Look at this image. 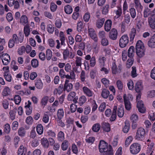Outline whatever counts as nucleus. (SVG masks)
Returning <instances> with one entry per match:
<instances>
[{
	"instance_id": "11",
	"label": "nucleus",
	"mask_w": 155,
	"mask_h": 155,
	"mask_svg": "<svg viewBox=\"0 0 155 155\" xmlns=\"http://www.w3.org/2000/svg\"><path fill=\"white\" fill-rule=\"evenodd\" d=\"M31 103L29 101H28V103H25V107L26 108V114L28 115L31 114L32 113V108L31 107Z\"/></svg>"
},
{
	"instance_id": "19",
	"label": "nucleus",
	"mask_w": 155,
	"mask_h": 155,
	"mask_svg": "<svg viewBox=\"0 0 155 155\" xmlns=\"http://www.w3.org/2000/svg\"><path fill=\"white\" fill-rule=\"evenodd\" d=\"M135 7L138 11L142 10L143 7L140 2L139 0H134Z\"/></svg>"
},
{
	"instance_id": "44",
	"label": "nucleus",
	"mask_w": 155,
	"mask_h": 155,
	"mask_svg": "<svg viewBox=\"0 0 155 155\" xmlns=\"http://www.w3.org/2000/svg\"><path fill=\"white\" fill-rule=\"evenodd\" d=\"M64 10L65 13L68 14L71 13L73 10L72 7L69 5H68L64 7Z\"/></svg>"
},
{
	"instance_id": "56",
	"label": "nucleus",
	"mask_w": 155,
	"mask_h": 155,
	"mask_svg": "<svg viewBox=\"0 0 155 155\" xmlns=\"http://www.w3.org/2000/svg\"><path fill=\"white\" fill-rule=\"evenodd\" d=\"M24 32L25 36L28 37L29 35L30 31L29 26L28 25H26L24 27Z\"/></svg>"
},
{
	"instance_id": "25",
	"label": "nucleus",
	"mask_w": 155,
	"mask_h": 155,
	"mask_svg": "<svg viewBox=\"0 0 155 155\" xmlns=\"http://www.w3.org/2000/svg\"><path fill=\"white\" fill-rule=\"evenodd\" d=\"M11 92V90L7 86H5L2 91V94L3 97L7 96L10 95Z\"/></svg>"
},
{
	"instance_id": "22",
	"label": "nucleus",
	"mask_w": 155,
	"mask_h": 155,
	"mask_svg": "<svg viewBox=\"0 0 155 155\" xmlns=\"http://www.w3.org/2000/svg\"><path fill=\"white\" fill-rule=\"evenodd\" d=\"M27 150L23 145L20 146L18 151V155H25Z\"/></svg>"
},
{
	"instance_id": "55",
	"label": "nucleus",
	"mask_w": 155,
	"mask_h": 155,
	"mask_svg": "<svg viewBox=\"0 0 155 155\" xmlns=\"http://www.w3.org/2000/svg\"><path fill=\"white\" fill-rule=\"evenodd\" d=\"M91 15L89 12L86 13L83 16V19L85 22H88L90 18Z\"/></svg>"
},
{
	"instance_id": "48",
	"label": "nucleus",
	"mask_w": 155,
	"mask_h": 155,
	"mask_svg": "<svg viewBox=\"0 0 155 155\" xmlns=\"http://www.w3.org/2000/svg\"><path fill=\"white\" fill-rule=\"evenodd\" d=\"M57 117L58 119H61L64 115V112L62 109H59L57 112Z\"/></svg>"
},
{
	"instance_id": "58",
	"label": "nucleus",
	"mask_w": 155,
	"mask_h": 155,
	"mask_svg": "<svg viewBox=\"0 0 155 155\" xmlns=\"http://www.w3.org/2000/svg\"><path fill=\"white\" fill-rule=\"evenodd\" d=\"M58 140L60 141H62L64 139V133L61 131H60L58 134Z\"/></svg>"
},
{
	"instance_id": "50",
	"label": "nucleus",
	"mask_w": 155,
	"mask_h": 155,
	"mask_svg": "<svg viewBox=\"0 0 155 155\" xmlns=\"http://www.w3.org/2000/svg\"><path fill=\"white\" fill-rule=\"evenodd\" d=\"M109 5L108 4L106 5L103 7L102 13L103 15H106L108 13Z\"/></svg>"
},
{
	"instance_id": "4",
	"label": "nucleus",
	"mask_w": 155,
	"mask_h": 155,
	"mask_svg": "<svg viewBox=\"0 0 155 155\" xmlns=\"http://www.w3.org/2000/svg\"><path fill=\"white\" fill-rule=\"evenodd\" d=\"M145 135V129L142 127H140L137 130L135 138L138 140H141L144 138Z\"/></svg>"
},
{
	"instance_id": "5",
	"label": "nucleus",
	"mask_w": 155,
	"mask_h": 155,
	"mask_svg": "<svg viewBox=\"0 0 155 155\" xmlns=\"http://www.w3.org/2000/svg\"><path fill=\"white\" fill-rule=\"evenodd\" d=\"M129 38L127 35L124 34L123 35L119 40V45L121 48L125 47L128 43Z\"/></svg>"
},
{
	"instance_id": "17",
	"label": "nucleus",
	"mask_w": 155,
	"mask_h": 155,
	"mask_svg": "<svg viewBox=\"0 0 155 155\" xmlns=\"http://www.w3.org/2000/svg\"><path fill=\"white\" fill-rule=\"evenodd\" d=\"M124 102L125 108L128 110H130L131 108V104L130 101L127 99L126 94L124 95Z\"/></svg>"
},
{
	"instance_id": "60",
	"label": "nucleus",
	"mask_w": 155,
	"mask_h": 155,
	"mask_svg": "<svg viewBox=\"0 0 155 155\" xmlns=\"http://www.w3.org/2000/svg\"><path fill=\"white\" fill-rule=\"evenodd\" d=\"M31 65L34 68L37 67L39 65L38 60L36 59H33L31 61Z\"/></svg>"
},
{
	"instance_id": "1",
	"label": "nucleus",
	"mask_w": 155,
	"mask_h": 155,
	"mask_svg": "<svg viewBox=\"0 0 155 155\" xmlns=\"http://www.w3.org/2000/svg\"><path fill=\"white\" fill-rule=\"evenodd\" d=\"M111 68L113 74H119L121 72L122 69V65L121 64H120L117 67L115 61L114 60L111 64Z\"/></svg>"
},
{
	"instance_id": "62",
	"label": "nucleus",
	"mask_w": 155,
	"mask_h": 155,
	"mask_svg": "<svg viewBox=\"0 0 155 155\" xmlns=\"http://www.w3.org/2000/svg\"><path fill=\"white\" fill-rule=\"evenodd\" d=\"M106 59V58L104 57H100L98 59V61L100 65L104 66L105 64V61Z\"/></svg>"
},
{
	"instance_id": "30",
	"label": "nucleus",
	"mask_w": 155,
	"mask_h": 155,
	"mask_svg": "<svg viewBox=\"0 0 155 155\" xmlns=\"http://www.w3.org/2000/svg\"><path fill=\"white\" fill-rule=\"evenodd\" d=\"M136 50L145 49L144 45L141 40L137 41L136 45Z\"/></svg>"
},
{
	"instance_id": "29",
	"label": "nucleus",
	"mask_w": 155,
	"mask_h": 155,
	"mask_svg": "<svg viewBox=\"0 0 155 155\" xmlns=\"http://www.w3.org/2000/svg\"><path fill=\"white\" fill-rule=\"evenodd\" d=\"M59 37L60 38V40L61 41V45H62L65 46V41L66 40V37L62 31H61L60 33Z\"/></svg>"
},
{
	"instance_id": "12",
	"label": "nucleus",
	"mask_w": 155,
	"mask_h": 155,
	"mask_svg": "<svg viewBox=\"0 0 155 155\" xmlns=\"http://www.w3.org/2000/svg\"><path fill=\"white\" fill-rule=\"evenodd\" d=\"M82 89L84 94L87 96L91 97L94 94V92L87 87H84Z\"/></svg>"
},
{
	"instance_id": "27",
	"label": "nucleus",
	"mask_w": 155,
	"mask_h": 155,
	"mask_svg": "<svg viewBox=\"0 0 155 155\" xmlns=\"http://www.w3.org/2000/svg\"><path fill=\"white\" fill-rule=\"evenodd\" d=\"M114 12L115 14V17H117V18H119L121 15L122 13L121 7L120 6H118L117 9L114 10Z\"/></svg>"
},
{
	"instance_id": "24",
	"label": "nucleus",
	"mask_w": 155,
	"mask_h": 155,
	"mask_svg": "<svg viewBox=\"0 0 155 155\" xmlns=\"http://www.w3.org/2000/svg\"><path fill=\"white\" fill-rule=\"evenodd\" d=\"M136 34V30L135 28H132L130 32V34L129 35L130 37V42H133L134 37Z\"/></svg>"
},
{
	"instance_id": "61",
	"label": "nucleus",
	"mask_w": 155,
	"mask_h": 155,
	"mask_svg": "<svg viewBox=\"0 0 155 155\" xmlns=\"http://www.w3.org/2000/svg\"><path fill=\"white\" fill-rule=\"evenodd\" d=\"M69 53L68 49H66L64 50L63 53V58L64 60L67 59L69 56Z\"/></svg>"
},
{
	"instance_id": "15",
	"label": "nucleus",
	"mask_w": 155,
	"mask_h": 155,
	"mask_svg": "<svg viewBox=\"0 0 155 155\" xmlns=\"http://www.w3.org/2000/svg\"><path fill=\"white\" fill-rule=\"evenodd\" d=\"M105 21V19L104 18H100L98 19L96 22V27L98 29L101 28L102 27Z\"/></svg>"
},
{
	"instance_id": "7",
	"label": "nucleus",
	"mask_w": 155,
	"mask_h": 155,
	"mask_svg": "<svg viewBox=\"0 0 155 155\" xmlns=\"http://www.w3.org/2000/svg\"><path fill=\"white\" fill-rule=\"evenodd\" d=\"M76 93L74 91L71 92L68 94V101H73L74 103L77 102L78 97H75Z\"/></svg>"
},
{
	"instance_id": "31",
	"label": "nucleus",
	"mask_w": 155,
	"mask_h": 155,
	"mask_svg": "<svg viewBox=\"0 0 155 155\" xmlns=\"http://www.w3.org/2000/svg\"><path fill=\"white\" fill-rule=\"evenodd\" d=\"M102 127L104 131L107 132L110 131V124L107 123H103Z\"/></svg>"
},
{
	"instance_id": "13",
	"label": "nucleus",
	"mask_w": 155,
	"mask_h": 155,
	"mask_svg": "<svg viewBox=\"0 0 155 155\" xmlns=\"http://www.w3.org/2000/svg\"><path fill=\"white\" fill-rule=\"evenodd\" d=\"M112 22L110 19L107 20L105 22L104 29L107 32L109 31L111 28Z\"/></svg>"
},
{
	"instance_id": "23",
	"label": "nucleus",
	"mask_w": 155,
	"mask_h": 155,
	"mask_svg": "<svg viewBox=\"0 0 155 155\" xmlns=\"http://www.w3.org/2000/svg\"><path fill=\"white\" fill-rule=\"evenodd\" d=\"M117 106L116 105H114L113 108L112 114L110 118V121H113L116 119L117 116Z\"/></svg>"
},
{
	"instance_id": "32",
	"label": "nucleus",
	"mask_w": 155,
	"mask_h": 155,
	"mask_svg": "<svg viewBox=\"0 0 155 155\" xmlns=\"http://www.w3.org/2000/svg\"><path fill=\"white\" fill-rule=\"evenodd\" d=\"M3 76L5 80L8 82H11L12 80V77L11 75L7 72H5L3 74Z\"/></svg>"
},
{
	"instance_id": "18",
	"label": "nucleus",
	"mask_w": 155,
	"mask_h": 155,
	"mask_svg": "<svg viewBox=\"0 0 155 155\" xmlns=\"http://www.w3.org/2000/svg\"><path fill=\"white\" fill-rule=\"evenodd\" d=\"M35 84L36 87L38 89H41L43 87V83L40 79H36L35 81Z\"/></svg>"
},
{
	"instance_id": "39",
	"label": "nucleus",
	"mask_w": 155,
	"mask_h": 155,
	"mask_svg": "<svg viewBox=\"0 0 155 155\" xmlns=\"http://www.w3.org/2000/svg\"><path fill=\"white\" fill-rule=\"evenodd\" d=\"M145 49L136 50L137 55L140 58L143 57L145 54Z\"/></svg>"
},
{
	"instance_id": "28",
	"label": "nucleus",
	"mask_w": 155,
	"mask_h": 155,
	"mask_svg": "<svg viewBox=\"0 0 155 155\" xmlns=\"http://www.w3.org/2000/svg\"><path fill=\"white\" fill-rule=\"evenodd\" d=\"M134 48L133 46H131L128 50V56L130 58H133L134 55Z\"/></svg>"
},
{
	"instance_id": "10",
	"label": "nucleus",
	"mask_w": 155,
	"mask_h": 155,
	"mask_svg": "<svg viewBox=\"0 0 155 155\" xmlns=\"http://www.w3.org/2000/svg\"><path fill=\"white\" fill-rule=\"evenodd\" d=\"M69 81L68 80L66 79L65 81V83L64 85V91H67L69 92L71 91L73 88V85L69 83Z\"/></svg>"
},
{
	"instance_id": "46",
	"label": "nucleus",
	"mask_w": 155,
	"mask_h": 155,
	"mask_svg": "<svg viewBox=\"0 0 155 155\" xmlns=\"http://www.w3.org/2000/svg\"><path fill=\"white\" fill-rule=\"evenodd\" d=\"M84 27V26L82 21H78L77 24V30L78 32H80L82 31Z\"/></svg>"
},
{
	"instance_id": "51",
	"label": "nucleus",
	"mask_w": 155,
	"mask_h": 155,
	"mask_svg": "<svg viewBox=\"0 0 155 155\" xmlns=\"http://www.w3.org/2000/svg\"><path fill=\"white\" fill-rule=\"evenodd\" d=\"M55 25L56 27L58 28H61L62 26V22L61 20L59 18L55 19Z\"/></svg>"
},
{
	"instance_id": "33",
	"label": "nucleus",
	"mask_w": 155,
	"mask_h": 155,
	"mask_svg": "<svg viewBox=\"0 0 155 155\" xmlns=\"http://www.w3.org/2000/svg\"><path fill=\"white\" fill-rule=\"evenodd\" d=\"M20 22L22 24L25 25H27L28 22V19L25 15H22L20 19Z\"/></svg>"
},
{
	"instance_id": "26",
	"label": "nucleus",
	"mask_w": 155,
	"mask_h": 155,
	"mask_svg": "<svg viewBox=\"0 0 155 155\" xmlns=\"http://www.w3.org/2000/svg\"><path fill=\"white\" fill-rule=\"evenodd\" d=\"M143 89L142 83L140 81L137 82L135 86V90L137 92H140Z\"/></svg>"
},
{
	"instance_id": "52",
	"label": "nucleus",
	"mask_w": 155,
	"mask_h": 155,
	"mask_svg": "<svg viewBox=\"0 0 155 155\" xmlns=\"http://www.w3.org/2000/svg\"><path fill=\"white\" fill-rule=\"evenodd\" d=\"M116 85L118 89L120 91L122 90L123 85L122 82L120 80H118L116 81Z\"/></svg>"
},
{
	"instance_id": "57",
	"label": "nucleus",
	"mask_w": 155,
	"mask_h": 155,
	"mask_svg": "<svg viewBox=\"0 0 155 155\" xmlns=\"http://www.w3.org/2000/svg\"><path fill=\"white\" fill-rule=\"evenodd\" d=\"M75 64L76 66H81L82 65V58L80 57H77L76 58Z\"/></svg>"
},
{
	"instance_id": "59",
	"label": "nucleus",
	"mask_w": 155,
	"mask_h": 155,
	"mask_svg": "<svg viewBox=\"0 0 155 155\" xmlns=\"http://www.w3.org/2000/svg\"><path fill=\"white\" fill-rule=\"evenodd\" d=\"M4 131L6 134H8L10 131V127L8 124H5L4 126Z\"/></svg>"
},
{
	"instance_id": "40",
	"label": "nucleus",
	"mask_w": 155,
	"mask_h": 155,
	"mask_svg": "<svg viewBox=\"0 0 155 155\" xmlns=\"http://www.w3.org/2000/svg\"><path fill=\"white\" fill-rule=\"evenodd\" d=\"M36 130L38 134L39 135L42 134L43 132V127L41 124H38L36 127Z\"/></svg>"
},
{
	"instance_id": "42",
	"label": "nucleus",
	"mask_w": 155,
	"mask_h": 155,
	"mask_svg": "<svg viewBox=\"0 0 155 155\" xmlns=\"http://www.w3.org/2000/svg\"><path fill=\"white\" fill-rule=\"evenodd\" d=\"M152 14V11L148 8H145L143 11V17L147 18Z\"/></svg>"
},
{
	"instance_id": "34",
	"label": "nucleus",
	"mask_w": 155,
	"mask_h": 155,
	"mask_svg": "<svg viewBox=\"0 0 155 155\" xmlns=\"http://www.w3.org/2000/svg\"><path fill=\"white\" fill-rule=\"evenodd\" d=\"M129 11L131 18L133 19L135 18L137 15L135 9L133 7H131L129 9Z\"/></svg>"
},
{
	"instance_id": "14",
	"label": "nucleus",
	"mask_w": 155,
	"mask_h": 155,
	"mask_svg": "<svg viewBox=\"0 0 155 155\" xmlns=\"http://www.w3.org/2000/svg\"><path fill=\"white\" fill-rule=\"evenodd\" d=\"M147 45L151 48H155V34L148 41Z\"/></svg>"
},
{
	"instance_id": "37",
	"label": "nucleus",
	"mask_w": 155,
	"mask_h": 155,
	"mask_svg": "<svg viewBox=\"0 0 155 155\" xmlns=\"http://www.w3.org/2000/svg\"><path fill=\"white\" fill-rule=\"evenodd\" d=\"M52 56V53L50 49H48L46 52V58L48 61L51 59Z\"/></svg>"
},
{
	"instance_id": "35",
	"label": "nucleus",
	"mask_w": 155,
	"mask_h": 155,
	"mask_svg": "<svg viewBox=\"0 0 155 155\" xmlns=\"http://www.w3.org/2000/svg\"><path fill=\"white\" fill-rule=\"evenodd\" d=\"M124 114V110L123 107L119 106L117 110V115L120 117H122Z\"/></svg>"
},
{
	"instance_id": "38",
	"label": "nucleus",
	"mask_w": 155,
	"mask_h": 155,
	"mask_svg": "<svg viewBox=\"0 0 155 155\" xmlns=\"http://www.w3.org/2000/svg\"><path fill=\"white\" fill-rule=\"evenodd\" d=\"M109 91L107 90L104 89L102 90L101 95L104 98L106 99L109 96Z\"/></svg>"
},
{
	"instance_id": "47",
	"label": "nucleus",
	"mask_w": 155,
	"mask_h": 155,
	"mask_svg": "<svg viewBox=\"0 0 155 155\" xmlns=\"http://www.w3.org/2000/svg\"><path fill=\"white\" fill-rule=\"evenodd\" d=\"M124 15V22L125 23H126L127 24H129L130 21L131 17L129 14H126V13L125 14H123Z\"/></svg>"
},
{
	"instance_id": "63",
	"label": "nucleus",
	"mask_w": 155,
	"mask_h": 155,
	"mask_svg": "<svg viewBox=\"0 0 155 155\" xmlns=\"http://www.w3.org/2000/svg\"><path fill=\"white\" fill-rule=\"evenodd\" d=\"M14 99L15 104H19L21 101V97L19 95H15L14 97Z\"/></svg>"
},
{
	"instance_id": "54",
	"label": "nucleus",
	"mask_w": 155,
	"mask_h": 155,
	"mask_svg": "<svg viewBox=\"0 0 155 155\" xmlns=\"http://www.w3.org/2000/svg\"><path fill=\"white\" fill-rule=\"evenodd\" d=\"M87 101V98L85 96L83 95L81 97L79 100V103L80 106L82 105Z\"/></svg>"
},
{
	"instance_id": "36",
	"label": "nucleus",
	"mask_w": 155,
	"mask_h": 155,
	"mask_svg": "<svg viewBox=\"0 0 155 155\" xmlns=\"http://www.w3.org/2000/svg\"><path fill=\"white\" fill-rule=\"evenodd\" d=\"M41 144L45 148H47L49 146L48 141L46 138H43L41 139Z\"/></svg>"
},
{
	"instance_id": "3",
	"label": "nucleus",
	"mask_w": 155,
	"mask_h": 155,
	"mask_svg": "<svg viewBox=\"0 0 155 155\" xmlns=\"http://www.w3.org/2000/svg\"><path fill=\"white\" fill-rule=\"evenodd\" d=\"M99 148L100 152L103 153V154L107 153L109 150L107 143L103 140H101L100 142Z\"/></svg>"
},
{
	"instance_id": "21",
	"label": "nucleus",
	"mask_w": 155,
	"mask_h": 155,
	"mask_svg": "<svg viewBox=\"0 0 155 155\" xmlns=\"http://www.w3.org/2000/svg\"><path fill=\"white\" fill-rule=\"evenodd\" d=\"M63 85L61 84L58 88H55L53 91L54 94H61L63 91Z\"/></svg>"
},
{
	"instance_id": "20",
	"label": "nucleus",
	"mask_w": 155,
	"mask_h": 155,
	"mask_svg": "<svg viewBox=\"0 0 155 155\" xmlns=\"http://www.w3.org/2000/svg\"><path fill=\"white\" fill-rule=\"evenodd\" d=\"M17 110V108L16 107H14L12 110H10L9 114L10 118L12 120H13L15 119Z\"/></svg>"
},
{
	"instance_id": "9",
	"label": "nucleus",
	"mask_w": 155,
	"mask_h": 155,
	"mask_svg": "<svg viewBox=\"0 0 155 155\" xmlns=\"http://www.w3.org/2000/svg\"><path fill=\"white\" fill-rule=\"evenodd\" d=\"M139 111L141 113H144L145 112L146 109L144 106L143 102L140 101L137 102V105Z\"/></svg>"
},
{
	"instance_id": "45",
	"label": "nucleus",
	"mask_w": 155,
	"mask_h": 155,
	"mask_svg": "<svg viewBox=\"0 0 155 155\" xmlns=\"http://www.w3.org/2000/svg\"><path fill=\"white\" fill-rule=\"evenodd\" d=\"M18 133L20 136L22 137L24 136L26 133L25 129L23 127H20L18 130Z\"/></svg>"
},
{
	"instance_id": "43",
	"label": "nucleus",
	"mask_w": 155,
	"mask_h": 155,
	"mask_svg": "<svg viewBox=\"0 0 155 155\" xmlns=\"http://www.w3.org/2000/svg\"><path fill=\"white\" fill-rule=\"evenodd\" d=\"M69 143L67 140H64L62 143L61 147L63 150H65L67 149L69 146Z\"/></svg>"
},
{
	"instance_id": "2",
	"label": "nucleus",
	"mask_w": 155,
	"mask_h": 155,
	"mask_svg": "<svg viewBox=\"0 0 155 155\" xmlns=\"http://www.w3.org/2000/svg\"><path fill=\"white\" fill-rule=\"evenodd\" d=\"M141 150V146L138 143H134L131 144L130 147V153L134 155L138 153Z\"/></svg>"
},
{
	"instance_id": "8",
	"label": "nucleus",
	"mask_w": 155,
	"mask_h": 155,
	"mask_svg": "<svg viewBox=\"0 0 155 155\" xmlns=\"http://www.w3.org/2000/svg\"><path fill=\"white\" fill-rule=\"evenodd\" d=\"M117 30L114 28H112L109 33V36L111 39L115 40L117 39L118 35Z\"/></svg>"
},
{
	"instance_id": "64",
	"label": "nucleus",
	"mask_w": 155,
	"mask_h": 155,
	"mask_svg": "<svg viewBox=\"0 0 155 155\" xmlns=\"http://www.w3.org/2000/svg\"><path fill=\"white\" fill-rule=\"evenodd\" d=\"M134 59L133 58H130L128 59L127 62L126 66L128 68H130L133 64Z\"/></svg>"
},
{
	"instance_id": "16",
	"label": "nucleus",
	"mask_w": 155,
	"mask_h": 155,
	"mask_svg": "<svg viewBox=\"0 0 155 155\" xmlns=\"http://www.w3.org/2000/svg\"><path fill=\"white\" fill-rule=\"evenodd\" d=\"M88 32L89 35L90 37L93 40L96 39L97 38H98L96 34V32L94 29L91 28H88Z\"/></svg>"
},
{
	"instance_id": "49",
	"label": "nucleus",
	"mask_w": 155,
	"mask_h": 155,
	"mask_svg": "<svg viewBox=\"0 0 155 155\" xmlns=\"http://www.w3.org/2000/svg\"><path fill=\"white\" fill-rule=\"evenodd\" d=\"M130 120L133 123H136L138 120V117L137 114H133L130 117Z\"/></svg>"
},
{
	"instance_id": "6",
	"label": "nucleus",
	"mask_w": 155,
	"mask_h": 155,
	"mask_svg": "<svg viewBox=\"0 0 155 155\" xmlns=\"http://www.w3.org/2000/svg\"><path fill=\"white\" fill-rule=\"evenodd\" d=\"M1 59L3 65H7L10 63V56L7 53L3 54L2 55Z\"/></svg>"
},
{
	"instance_id": "53",
	"label": "nucleus",
	"mask_w": 155,
	"mask_h": 155,
	"mask_svg": "<svg viewBox=\"0 0 155 155\" xmlns=\"http://www.w3.org/2000/svg\"><path fill=\"white\" fill-rule=\"evenodd\" d=\"M47 31L50 34H52L54 31V27L51 24H48L47 26Z\"/></svg>"
},
{
	"instance_id": "41",
	"label": "nucleus",
	"mask_w": 155,
	"mask_h": 155,
	"mask_svg": "<svg viewBox=\"0 0 155 155\" xmlns=\"http://www.w3.org/2000/svg\"><path fill=\"white\" fill-rule=\"evenodd\" d=\"M101 128V126L99 123L95 124L93 125L92 128V130L95 132H98Z\"/></svg>"
}]
</instances>
